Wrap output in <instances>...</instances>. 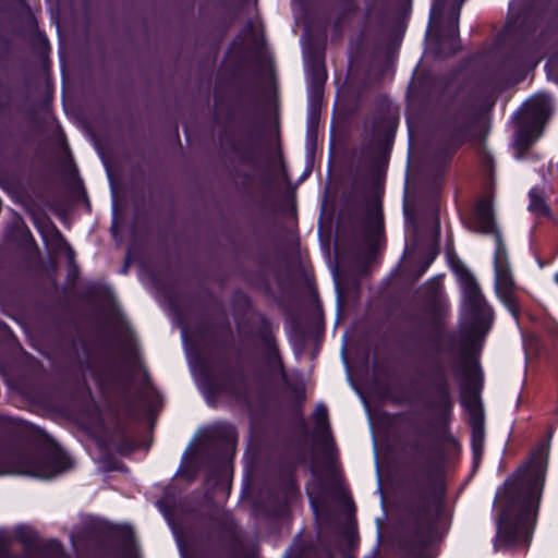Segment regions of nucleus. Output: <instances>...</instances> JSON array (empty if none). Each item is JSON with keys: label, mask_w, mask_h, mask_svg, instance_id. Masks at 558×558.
Masks as SVG:
<instances>
[{"label": "nucleus", "mask_w": 558, "mask_h": 558, "mask_svg": "<svg viewBox=\"0 0 558 558\" xmlns=\"http://www.w3.org/2000/svg\"><path fill=\"white\" fill-rule=\"evenodd\" d=\"M276 281L281 291H288V287H293V279L291 277H282L280 274H276Z\"/></svg>", "instance_id": "obj_49"}, {"label": "nucleus", "mask_w": 558, "mask_h": 558, "mask_svg": "<svg viewBox=\"0 0 558 558\" xmlns=\"http://www.w3.org/2000/svg\"><path fill=\"white\" fill-rule=\"evenodd\" d=\"M337 12L355 15L360 9L357 0H332Z\"/></svg>", "instance_id": "obj_41"}, {"label": "nucleus", "mask_w": 558, "mask_h": 558, "mask_svg": "<svg viewBox=\"0 0 558 558\" xmlns=\"http://www.w3.org/2000/svg\"><path fill=\"white\" fill-rule=\"evenodd\" d=\"M481 120V109L469 98L461 99L442 110L439 119L440 142L432 156V161L438 170L447 169L463 145L480 138Z\"/></svg>", "instance_id": "obj_7"}, {"label": "nucleus", "mask_w": 558, "mask_h": 558, "mask_svg": "<svg viewBox=\"0 0 558 558\" xmlns=\"http://www.w3.org/2000/svg\"><path fill=\"white\" fill-rule=\"evenodd\" d=\"M73 465L71 457L52 439L29 444L0 415V474L50 478Z\"/></svg>", "instance_id": "obj_5"}, {"label": "nucleus", "mask_w": 558, "mask_h": 558, "mask_svg": "<svg viewBox=\"0 0 558 558\" xmlns=\"http://www.w3.org/2000/svg\"><path fill=\"white\" fill-rule=\"evenodd\" d=\"M550 114L551 102L546 95L532 97L513 114L515 123L514 148L519 159L525 158L526 153L542 135L544 125Z\"/></svg>", "instance_id": "obj_10"}, {"label": "nucleus", "mask_w": 558, "mask_h": 558, "mask_svg": "<svg viewBox=\"0 0 558 558\" xmlns=\"http://www.w3.org/2000/svg\"><path fill=\"white\" fill-rule=\"evenodd\" d=\"M529 209L534 213L546 214L548 213V207L544 201V198L539 195L530 192V204Z\"/></svg>", "instance_id": "obj_44"}, {"label": "nucleus", "mask_w": 558, "mask_h": 558, "mask_svg": "<svg viewBox=\"0 0 558 558\" xmlns=\"http://www.w3.org/2000/svg\"><path fill=\"white\" fill-rule=\"evenodd\" d=\"M291 390L293 392V400H294L295 409H296V412L299 413V423H300L303 435L306 436L308 434V428H307L305 420L303 418V416L301 414L303 403L306 399L305 387L304 386H292Z\"/></svg>", "instance_id": "obj_33"}, {"label": "nucleus", "mask_w": 558, "mask_h": 558, "mask_svg": "<svg viewBox=\"0 0 558 558\" xmlns=\"http://www.w3.org/2000/svg\"><path fill=\"white\" fill-rule=\"evenodd\" d=\"M196 333L203 344H211L219 349H225L227 342L232 339L231 325L227 317L220 322L209 319L199 323L196 327Z\"/></svg>", "instance_id": "obj_21"}, {"label": "nucleus", "mask_w": 558, "mask_h": 558, "mask_svg": "<svg viewBox=\"0 0 558 558\" xmlns=\"http://www.w3.org/2000/svg\"><path fill=\"white\" fill-rule=\"evenodd\" d=\"M82 300L86 302L99 301L104 311H109L114 304V294L110 286L101 282H94L87 286L82 294Z\"/></svg>", "instance_id": "obj_28"}, {"label": "nucleus", "mask_w": 558, "mask_h": 558, "mask_svg": "<svg viewBox=\"0 0 558 558\" xmlns=\"http://www.w3.org/2000/svg\"><path fill=\"white\" fill-rule=\"evenodd\" d=\"M218 138L232 160L239 165L256 167L259 144L253 128L246 130L244 141H236L234 131L227 129L219 131Z\"/></svg>", "instance_id": "obj_17"}, {"label": "nucleus", "mask_w": 558, "mask_h": 558, "mask_svg": "<svg viewBox=\"0 0 558 558\" xmlns=\"http://www.w3.org/2000/svg\"><path fill=\"white\" fill-rule=\"evenodd\" d=\"M312 327L315 333H318L324 328L323 310L319 303H317L311 312Z\"/></svg>", "instance_id": "obj_43"}, {"label": "nucleus", "mask_w": 558, "mask_h": 558, "mask_svg": "<svg viewBox=\"0 0 558 558\" xmlns=\"http://www.w3.org/2000/svg\"><path fill=\"white\" fill-rule=\"evenodd\" d=\"M111 230H112V234H113V235H116V233H117V229H116V227H114V226H113V227H111Z\"/></svg>", "instance_id": "obj_61"}, {"label": "nucleus", "mask_w": 558, "mask_h": 558, "mask_svg": "<svg viewBox=\"0 0 558 558\" xmlns=\"http://www.w3.org/2000/svg\"><path fill=\"white\" fill-rule=\"evenodd\" d=\"M313 418L315 422V436L320 438L325 457L328 460V465L331 466L335 458V441L331 435L328 409L324 403H318L316 405Z\"/></svg>", "instance_id": "obj_23"}, {"label": "nucleus", "mask_w": 558, "mask_h": 558, "mask_svg": "<svg viewBox=\"0 0 558 558\" xmlns=\"http://www.w3.org/2000/svg\"><path fill=\"white\" fill-rule=\"evenodd\" d=\"M118 430L121 433L122 435V440L120 442V446L118 447V450L120 452H123L124 450H129V451H132L135 446H134V442L133 440H131L130 438H128L125 436V433H126V426L124 424H121L119 423L118 424Z\"/></svg>", "instance_id": "obj_46"}, {"label": "nucleus", "mask_w": 558, "mask_h": 558, "mask_svg": "<svg viewBox=\"0 0 558 558\" xmlns=\"http://www.w3.org/2000/svg\"><path fill=\"white\" fill-rule=\"evenodd\" d=\"M475 230L483 234H501L495 221L493 197L486 195L482 197L475 205Z\"/></svg>", "instance_id": "obj_25"}, {"label": "nucleus", "mask_w": 558, "mask_h": 558, "mask_svg": "<svg viewBox=\"0 0 558 558\" xmlns=\"http://www.w3.org/2000/svg\"><path fill=\"white\" fill-rule=\"evenodd\" d=\"M119 344L123 351L124 364L130 367L137 366L138 353L135 344L131 340L121 341Z\"/></svg>", "instance_id": "obj_37"}, {"label": "nucleus", "mask_w": 558, "mask_h": 558, "mask_svg": "<svg viewBox=\"0 0 558 558\" xmlns=\"http://www.w3.org/2000/svg\"><path fill=\"white\" fill-rule=\"evenodd\" d=\"M311 504H312V507L316 510L317 509V502L314 498L311 497Z\"/></svg>", "instance_id": "obj_59"}, {"label": "nucleus", "mask_w": 558, "mask_h": 558, "mask_svg": "<svg viewBox=\"0 0 558 558\" xmlns=\"http://www.w3.org/2000/svg\"><path fill=\"white\" fill-rule=\"evenodd\" d=\"M459 50V47H452V53H456Z\"/></svg>", "instance_id": "obj_63"}, {"label": "nucleus", "mask_w": 558, "mask_h": 558, "mask_svg": "<svg viewBox=\"0 0 558 558\" xmlns=\"http://www.w3.org/2000/svg\"><path fill=\"white\" fill-rule=\"evenodd\" d=\"M0 558H25L19 554H13L8 547L5 539L0 536Z\"/></svg>", "instance_id": "obj_47"}, {"label": "nucleus", "mask_w": 558, "mask_h": 558, "mask_svg": "<svg viewBox=\"0 0 558 558\" xmlns=\"http://www.w3.org/2000/svg\"><path fill=\"white\" fill-rule=\"evenodd\" d=\"M23 7L26 10V15L23 19L24 32L29 35L36 34L39 44L43 45L44 47H48V45H49L48 39L44 33L38 31L37 20L34 16V14L31 12L29 7L25 1H23Z\"/></svg>", "instance_id": "obj_31"}, {"label": "nucleus", "mask_w": 558, "mask_h": 558, "mask_svg": "<svg viewBox=\"0 0 558 558\" xmlns=\"http://www.w3.org/2000/svg\"><path fill=\"white\" fill-rule=\"evenodd\" d=\"M409 320L414 323L407 333L409 341L416 345L423 342L433 344V351L437 354L444 351L438 345L442 339L450 342L457 339L453 332H446L445 323L437 313H433L427 319L418 315H411ZM420 361L428 364L427 371L417 368L416 374L429 384L430 395L426 401V407L433 412L430 428L422 435L435 439L446 438L450 442H456L454 437L449 433V425L453 416L454 398L447 369L438 355L427 356L422 353L420 354Z\"/></svg>", "instance_id": "obj_4"}, {"label": "nucleus", "mask_w": 558, "mask_h": 558, "mask_svg": "<svg viewBox=\"0 0 558 558\" xmlns=\"http://www.w3.org/2000/svg\"><path fill=\"white\" fill-rule=\"evenodd\" d=\"M83 535L99 543L112 536L122 542V558H137L134 532L130 525H116L107 521L93 520L85 524Z\"/></svg>", "instance_id": "obj_15"}, {"label": "nucleus", "mask_w": 558, "mask_h": 558, "mask_svg": "<svg viewBox=\"0 0 558 558\" xmlns=\"http://www.w3.org/2000/svg\"><path fill=\"white\" fill-rule=\"evenodd\" d=\"M166 293H167V299H168V301H169V303H170V306H171L174 311H177V310H178V307H179L180 302H179V298H178V295H177L175 291H174L172 288H168V289L166 290Z\"/></svg>", "instance_id": "obj_50"}, {"label": "nucleus", "mask_w": 558, "mask_h": 558, "mask_svg": "<svg viewBox=\"0 0 558 558\" xmlns=\"http://www.w3.org/2000/svg\"><path fill=\"white\" fill-rule=\"evenodd\" d=\"M256 318V323L248 322L243 337L260 349L263 363L271 374L284 375V365L277 340L278 326L263 312L257 311Z\"/></svg>", "instance_id": "obj_12"}, {"label": "nucleus", "mask_w": 558, "mask_h": 558, "mask_svg": "<svg viewBox=\"0 0 558 558\" xmlns=\"http://www.w3.org/2000/svg\"><path fill=\"white\" fill-rule=\"evenodd\" d=\"M324 95L308 93V114L306 128V148L308 151L314 150L317 141V130L322 110Z\"/></svg>", "instance_id": "obj_26"}, {"label": "nucleus", "mask_w": 558, "mask_h": 558, "mask_svg": "<svg viewBox=\"0 0 558 558\" xmlns=\"http://www.w3.org/2000/svg\"><path fill=\"white\" fill-rule=\"evenodd\" d=\"M305 462L303 456L298 461L280 459L276 465L275 484L269 493L268 501L262 507L263 514L271 520H281L291 512V505L300 496L296 482L299 463Z\"/></svg>", "instance_id": "obj_11"}, {"label": "nucleus", "mask_w": 558, "mask_h": 558, "mask_svg": "<svg viewBox=\"0 0 558 558\" xmlns=\"http://www.w3.org/2000/svg\"><path fill=\"white\" fill-rule=\"evenodd\" d=\"M51 226H52L56 234L64 242V245L68 250V258L70 262V266H69L68 274H66V281L71 284H75V282L78 279V275H80L78 267L74 262L75 253H74L73 248L68 244V242L63 239V236H62L61 232L58 230V228L52 222H51Z\"/></svg>", "instance_id": "obj_32"}, {"label": "nucleus", "mask_w": 558, "mask_h": 558, "mask_svg": "<svg viewBox=\"0 0 558 558\" xmlns=\"http://www.w3.org/2000/svg\"><path fill=\"white\" fill-rule=\"evenodd\" d=\"M206 439L208 440L210 448L223 460L222 463L210 471L208 476L209 478L215 480L216 484H218L223 481V476L227 471V461L231 459L234 452L236 442L235 427L226 422L215 424L207 432Z\"/></svg>", "instance_id": "obj_14"}, {"label": "nucleus", "mask_w": 558, "mask_h": 558, "mask_svg": "<svg viewBox=\"0 0 558 558\" xmlns=\"http://www.w3.org/2000/svg\"><path fill=\"white\" fill-rule=\"evenodd\" d=\"M129 263H130V255L128 254V256H126V258H125V264H124L123 269H122V272H123V274H126V272H128Z\"/></svg>", "instance_id": "obj_54"}, {"label": "nucleus", "mask_w": 558, "mask_h": 558, "mask_svg": "<svg viewBox=\"0 0 558 558\" xmlns=\"http://www.w3.org/2000/svg\"><path fill=\"white\" fill-rule=\"evenodd\" d=\"M210 507L203 509V500L191 496H178L173 487H167L156 506L173 533L187 531L193 546L208 558H242L245 541L233 515L209 500Z\"/></svg>", "instance_id": "obj_3"}, {"label": "nucleus", "mask_w": 558, "mask_h": 558, "mask_svg": "<svg viewBox=\"0 0 558 558\" xmlns=\"http://www.w3.org/2000/svg\"><path fill=\"white\" fill-rule=\"evenodd\" d=\"M195 368L199 385L207 399H215L220 393H226L238 400L247 398L248 375L241 361L232 364L221 356L213 362L198 354Z\"/></svg>", "instance_id": "obj_9"}, {"label": "nucleus", "mask_w": 558, "mask_h": 558, "mask_svg": "<svg viewBox=\"0 0 558 558\" xmlns=\"http://www.w3.org/2000/svg\"><path fill=\"white\" fill-rule=\"evenodd\" d=\"M13 93L8 84L0 81V118L9 119L12 110Z\"/></svg>", "instance_id": "obj_34"}, {"label": "nucleus", "mask_w": 558, "mask_h": 558, "mask_svg": "<svg viewBox=\"0 0 558 558\" xmlns=\"http://www.w3.org/2000/svg\"><path fill=\"white\" fill-rule=\"evenodd\" d=\"M381 387H383L384 390H387L388 389V384H383Z\"/></svg>", "instance_id": "obj_62"}, {"label": "nucleus", "mask_w": 558, "mask_h": 558, "mask_svg": "<svg viewBox=\"0 0 558 558\" xmlns=\"http://www.w3.org/2000/svg\"><path fill=\"white\" fill-rule=\"evenodd\" d=\"M106 373L116 385H120L123 381L129 385L131 381V376L125 375L121 367L117 364L116 360L112 357H108L106 360Z\"/></svg>", "instance_id": "obj_35"}, {"label": "nucleus", "mask_w": 558, "mask_h": 558, "mask_svg": "<svg viewBox=\"0 0 558 558\" xmlns=\"http://www.w3.org/2000/svg\"><path fill=\"white\" fill-rule=\"evenodd\" d=\"M232 302L243 312H248L253 307V301L251 296L242 291L233 292Z\"/></svg>", "instance_id": "obj_42"}, {"label": "nucleus", "mask_w": 558, "mask_h": 558, "mask_svg": "<svg viewBox=\"0 0 558 558\" xmlns=\"http://www.w3.org/2000/svg\"><path fill=\"white\" fill-rule=\"evenodd\" d=\"M398 124L399 119L389 113H380L373 121V133L384 155L391 149Z\"/></svg>", "instance_id": "obj_24"}, {"label": "nucleus", "mask_w": 558, "mask_h": 558, "mask_svg": "<svg viewBox=\"0 0 558 558\" xmlns=\"http://www.w3.org/2000/svg\"><path fill=\"white\" fill-rule=\"evenodd\" d=\"M353 15H350V14H342L341 12H337V15L335 17V21H333V28L335 29H341L342 28V25L343 23L351 19Z\"/></svg>", "instance_id": "obj_51"}, {"label": "nucleus", "mask_w": 558, "mask_h": 558, "mask_svg": "<svg viewBox=\"0 0 558 558\" xmlns=\"http://www.w3.org/2000/svg\"><path fill=\"white\" fill-rule=\"evenodd\" d=\"M252 235L256 240L254 244L246 243L244 248L250 253L248 258L258 266V271L255 274V286L259 288L266 295H272V288L268 279V270L270 268V254L267 246L262 244V239L255 223H250Z\"/></svg>", "instance_id": "obj_19"}, {"label": "nucleus", "mask_w": 558, "mask_h": 558, "mask_svg": "<svg viewBox=\"0 0 558 558\" xmlns=\"http://www.w3.org/2000/svg\"><path fill=\"white\" fill-rule=\"evenodd\" d=\"M327 77L324 56L315 53L310 61V93L315 94V96L324 95Z\"/></svg>", "instance_id": "obj_29"}, {"label": "nucleus", "mask_w": 558, "mask_h": 558, "mask_svg": "<svg viewBox=\"0 0 558 558\" xmlns=\"http://www.w3.org/2000/svg\"><path fill=\"white\" fill-rule=\"evenodd\" d=\"M293 329H294L296 332L303 333V332H302V330H301V328H300L299 323H295V324H294Z\"/></svg>", "instance_id": "obj_58"}, {"label": "nucleus", "mask_w": 558, "mask_h": 558, "mask_svg": "<svg viewBox=\"0 0 558 558\" xmlns=\"http://www.w3.org/2000/svg\"><path fill=\"white\" fill-rule=\"evenodd\" d=\"M496 294L502 305L509 311L517 324H519L521 317V304L519 298L514 293V288L496 291Z\"/></svg>", "instance_id": "obj_30"}, {"label": "nucleus", "mask_w": 558, "mask_h": 558, "mask_svg": "<svg viewBox=\"0 0 558 558\" xmlns=\"http://www.w3.org/2000/svg\"><path fill=\"white\" fill-rule=\"evenodd\" d=\"M447 501V466L408 468L403 478L405 532L396 558H430L427 550L441 537Z\"/></svg>", "instance_id": "obj_2"}, {"label": "nucleus", "mask_w": 558, "mask_h": 558, "mask_svg": "<svg viewBox=\"0 0 558 558\" xmlns=\"http://www.w3.org/2000/svg\"><path fill=\"white\" fill-rule=\"evenodd\" d=\"M438 253H439L438 248L433 247L424 254V256L416 269V276H415L416 279L421 278L427 271V269L430 267V265L436 259Z\"/></svg>", "instance_id": "obj_40"}, {"label": "nucleus", "mask_w": 558, "mask_h": 558, "mask_svg": "<svg viewBox=\"0 0 558 558\" xmlns=\"http://www.w3.org/2000/svg\"><path fill=\"white\" fill-rule=\"evenodd\" d=\"M464 0H460L458 4L452 7L448 13L446 25L442 26V12L446 0H434L429 13L427 36H433L437 43L442 39L457 45L459 41V17L461 5Z\"/></svg>", "instance_id": "obj_16"}, {"label": "nucleus", "mask_w": 558, "mask_h": 558, "mask_svg": "<svg viewBox=\"0 0 558 558\" xmlns=\"http://www.w3.org/2000/svg\"><path fill=\"white\" fill-rule=\"evenodd\" d=\"M427 283L429 284V287H430L432 289H435V290L437 289V283H436V282H434L433 280H428V282H427Z\"/></svg>", "instance_id": "obj_57"}, {"label": "nucleus", "mask_w": 558, "mask_h": 558, "mask_svg": "<svg viewBox=\"0 0 558 558\" xmlns=\"http://www.w3.org/2000/svg\"><path fill=\"white\" fill-rule=\"evenodd\" d=\"M495 291L515 288V282L510 268L506 244L501 234L496 236L494 252Z\"/></svg>", "instance_id": "obj_22"}, {"label": "nucleus", "mask_w": 558, "mask_h": 558, "mask_svg": "<svg viewBox=\"0 0 558 558\" xmlns=\"http://www.w3.org/2000/svg\"><path fill=\"white\" fill-rule=\"evenodd\" d=\"M260 191H262V203L260 208H265L269 204V197L275 189V178L269 172H263L259 178Z\"/></svg>", "instance_id": "obj_36"}, {"label": "nucleus", "mask_w": 558, "mask_h": 558, "mask_svg": "<svg viewBox=\"0 0 558 558\" xmlns=\"http://www.w3.org/2000/svg\"><path fill=\"white\" fill-rule=\"evenodd\" d=\"M35 113H36V112H35L33 109H29V110H28L27 116H28L29 121H33V120H34Z\"/></svg>", "instance_id": "obj_55"}, {"label": "nucleus", "mask_w": 558, "mask_h": 558, "mask_svg": "<svg viewBox=\"0 0 558 558\" xmlns=\"http://www.w3.org/2000/svg\"><path fill=\"white\" fill-rule=\"evenodd\" d=\"M16 538L23 545L25 558H60L63 554V547L59 539L50 538L40 542L38 534L27 527L16 531Z\"/></svg>", "instance_id": "obj_18"}, {"label": "nucleus", "mask_w": 558, "mask_h": 558, "mask_svg": "<svg viewBox=\"0 0 558 558\" xmlns=\"http://www.w3.org/2000/svg\"><path fill=\"white\" fill-rule=\"evenodd\" d=\"M373 373L375 376L377 375H387V369L380 364L378 363L377 361H374L373 362Z\"/></svg>", "instance_id": "obj_53"}, {"label": "nucleus", "mask_w": 558, "mask_h": 558, "mask_svg": "<svg viewBox=\"0 0 558 558\" xmlns=\"http://www.w3.org/2000/svg\"><path fill=\"white\" fill-rule=\"evenodd\" d=\"M543 16L544 11L535 1L526 2L507 23L511 46L498 62L500 72L507 75L522 74L534 63L543 47L541 36H536Z\"/></svg>", "instance_id": "obj_6"}, {"label": "nucleus", "mask_w": 558, "mask_h": 558, "mask_svg": "<svg viewBox=\"0 0 558 558\" xmlns=\"http://www.w3.org/2000/svg\"><path fill=\"white\" fill-rule=\"evenodd\" d=\"M464 303L473 316L470 325L461 329V352L459 369L466 383H478L482 379V367L475 352V340L485 333L487 326L484 319L485 299L474 276L466 269L460 272Z\"/></svg>", "instance_id": "obj_8"}, {"label": "nucleus", "mask_w": 558, "mask_h": 558, "mask_svg": "<svg viewBox=\"0 0 558 558\" xmlns=\"http://www.w3.org/2000/svg\"><path fill=\"white\" fill-rule=\"evenodd\" d=\"M457 374L461 375L462 378V399L461 404L465 410L470 413V424L472 427L471 430V450H472V471L476 472L478 469L483 454H484V446H485V430H484V416L482 411H478L475 407H473L466 399L465 392L472 391L475 398V402H478V393L482 388L483 378L477 384L475 383H466L464 381L463 375L459 369H454Z\"/></svg>", "instance_id": "obj_13"}, {"label": "nucleus", "mask_w": 558, "mask_h": 558, "mask_svg": "<svg viewBox=\"0 0 558 558\" xmlns=\"http://www.w3.org/2000/svg\"><path fill=\"white\" fill-rule=\"evenodd\" d=\"M365 16L367 19L375 17L378 25H384L387 20L385 9L376 10V0H364Z\"/></svg>", "instance_id": "obj_39"}, {"label": "nucleus", "mask_w": 558, "mask_h": 558, "mask_svg": "<svg viewBox=\"0 0 558 558\" xmlns=\"http://www.w3.org/2000/svg\"><path fill=\"white\" fill-rule=\"evenodd\" d=\"M7 130H8L7 125L2 124V125H1V128H0V131H1V132H4V131H7Z\"/></svg>", "instance_id": "obj_60"}, {"label": "nucleus", "mask_w": 558, "mask_h": 558, "mask_svg": "<svg viewBox=\"0 0 558 558\" xmlns=\"http://www.w3.org/2000/svg\"><path fill=\"white\" fill-rule=\"evenodd\" d=\"M73 194L77 199L85 202L87 206L90 207L87 193L81 181H78L77 185L74 187Z\"/></svg>", "instance_id": "obj_48"}, {"label": "nucleus", "mask_w": 558, "mask_h": 558, "mask_svg": "<svg viewBox=\"0 0 558 558\" xmlns=\"http://www.w3.org/2000/svg\"><path fill=\"white\" fill-rule=\"evenodd\" d=\"M123 411H124V414L125 416L129 418V420H137L138 416H140V409H138V404L137 402L132 399V398H128L124 402V405H123Z\"/></svg>", "instance_id": "obj_45"}, {"label": "nucleus", "mask_w": 558, "mask_h": 558, "mask_svg": "<svg viewBox=\"0 0 558 558\" xmlns=\"http://www.w3.org/2000/svg\"><path fill=\"white\" fill-rule=\"evenodd\" d=\"M235 174L242 180L238 186L239 191L247 198L250 205L254 204V197L252 193L251 181L253 179L252 173L247 171L240 172L235 170Z\"/></svg>", "instance_id": "obj_38"}, {"label": "nucleus", "mask_w": 558, "mask_h": 558, "mask_svg": "<svg viewBox=\"0 0 558 558\" xmlns=\"http://www.w3.org/2000/svg\"><path fill=\"white\" fill-rule=\"evenodd\" d=\"M549 460V441L539 440L515 471L497 488L494 506H500L495 549L529 544L531 521L536 517L545 487Z\"/></svg>", "instance_id": "obj_1"}, {"label": "nucleus", "mask_w": 558, "mask_h": 558, "mask_svg": "<svg viewBox=\"0 0 558 558\" xmlns=\"http://www.w3.org/2000/svg\"><path fill=\"white\" fill-rule=\"evenodd\" d=\"M233 118H234L233 112H232V111L228 112V114H227V121H228V122H231V121H233Z\"/></svg>", "instance_id": "obj_56"}, {"label": "nucleus", "mask_w": 558, "mask_h": 558, "mask_svg": "<svg viewBox=\"0 0 558 558\" xmlns=\"http://www.w3.org/2000/svg\"><path fill=\"white\" fill-rule=\"evenodd\" d=\"M316 558H336L329 546H324L317 554Z\"/></svg>", "instance_id": "obj_52"}, {"label": "nucleus", "mask_w": 558, "mask_h": 558, "mask_svg": "<svg viewBox=\"0 0 558 558\" xmlns=\"http://www.w3.org/2000/svg\"><path fill=\"white\" fill-rule=\"evenodd\" d=\"M366 193L367 179L356 170L352 179L351 189L344 193L345 205L351 208L352 215L362 208Z\"/></svg>", "instance_id": "obj_27"}, {"label": "nucleus", "mask_w": 558, "mask_h": 558, "mask_svg": "<svg viewBox=\"0 0 558 558\" xmlns=\"http://www.w3.org/2000/svg\"><path fill=\"white\" fill-rule=\"evenodd\" d=\"M555 281L558 284V272L555 275Z\"/></svg>", "instance_id": "obj_64"}, {"label": "nucleus", "mask_w": 558, "mask_h": 558, "mask_svg": "<svg viewBox=\"0 0 558 558\" xmlns=\"http://www.w3.org/2000/svg\"><path fill=\"white\" fill-rule=\"evenodd\" d=\"M499 73L500 70L498 69V66L486 68L481 70L476 74L474 85L468 93V95L459 98L452 105H456L461 99L469 98L472 104H474L477 108L481 109V112L483 114L484 110L480 102L489 100V98L493 96L494 92L496 90L499 84Z\"/></svg>", "instance_id": "obj_20"}]
</instances>
